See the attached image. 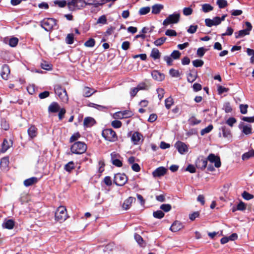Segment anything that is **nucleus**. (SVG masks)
I'll return each instance as SVG.
<instances>
[{
  "mask_svg": "<svg viewBox=\"0 0 254 254\" xmlns=\"http://www.w3.org/2000/svg\"><path fill=\"white\" fill-rule=\"evenodd\" d=\"M175 146L181 154H183L188 150L187 145L180 141H178L175 144Z\"/></svg>",
  "mask_w": 254,
  "mask_h": 254,
  "instance_id": "nucleus-11",
  "label": "nucleus"
},
{
  "mask_svg": "<svg viewBox=\"0 0 254 254\" xmlns=\"http://www.w3.org/2000/svg\"><path fill=\"white\" fill-rule=\"evenodd\" d=\"M180 15L177 12H175L172 14H170L163 22V25L166 26L172 23H177L180 20Z\"/></svg>",
  "mask_w": 254,
  "mask_h": 254,
  "instance_id": "nucleus-8",
  "label": "nucleus"
},
{
  "mask_svg": "<svg viewBox=\"0 0 254 254\" xmlns=\"http://www.w3.org/2000/svg\"><path fill=\"white\" fill-rule=\"evenodd\" d=\"M86 150V144L81 141L74 142L70 147V150L72 154H81L84 153Z\"/></svg>",
  "mask_w": 254,
  "mask_h": 254,
  "instance_id": "nucleus-1",
  "label": "nucleus"
},
{
  "mask_svg": "<svg viewBox=\"0 0 254 254\" xmlns=\"http://www.w3.org/2000/svg\"><path fill=\"white\" fill-rule=\"evenodd\" d=\"M189 122L191 125L194 126L199 124L201 122V121L196 119L194 117H192L189 120Z\"/></svg>",
  "mask_w": 254,
  "mask_h": 254,
  "instance_id": "nucleus-61",
  "label": "nucleus"
},
{
  "mask_svg": "<svg viewBox=\"0 0 254 254\" xmlns=\"http://www.w3.org/2000/svg\"><path fill=\"white\" fill-rule=\"evenodd\" d=\"M54 90L55 94L58 96L62 101L67 102L68 101V98L65 88H63L60 85H56L54 87Z\"/></svg>",
  "mask_w": 254,
  "mask_h": 254,
  "instance_id": "nucleus-6",
  "label": "nucleus"
},
{
  "mask_svg": "<svg viewBox=\"0 0 254 254\" xmlns=\"http://www.w3.org/2000/svg\"><path fill=\"white\" fill-rule=\"evenodd\" d=\"M192 63L193 65L196 67H201L204 64L203 61L199 59L193 60L192 62Z\"/></svg>",
  "mask_w": 254,
  "mask_h": 254,
  "instance_id": "nucleus-49",
  "label": "nucleus"
},
{
  "mask_svg": "<svg viewBox=\"0 0 254 254\" xmlns=\"http://www.w3.org/2000/svg\"><path fill=\"white\" fill-rule=\"evenodd\" d=\"M242 122H247L248 123H254V116L251 117H243L241 118Z\"/></svg>",
  "mask_w": 254,
  "mask_h": 254,
  "instance_id": "nucleus-52",
  "label": "nucleus"
},
{
  "mask_svg": "<svg viewBox=\"0 0 254 254\" xmlns=\"http://www.w3.org/2000/svg\"><path fill=\"white\" fill-rule=\"evenodd\" d=\"M28 136L30 139H33L37 136L38 134L37 128L35 126L31 125L27 130Z\"/></svg>",
  "mask_w": 254,
  "mask_h": 254,
  "instance_id": "nucleus-17",
  "label": "nucleus"
},
{
  "mask_svg": "<svg viewBox=\"0 0 254 254\" xmlns=\"http://www.w3.org/2000/svg\"><path fill=\"white\" fill-rule=\"evenodd\" d=\"M96 123L95 120L91 117H85L83 121V126L85 128L91 127Z\"/></svg>",
  "mask_w": 254,
  "mask_h": 254,
  "instance_id": "nucleus-15",
  "label": "nucleus"
},
{
  "mask_svg": "<svg viewBox=\"0 0 254 254\" xmlns=\"http://www.w3.org/2000/svg\"><path fill=\"white\" fill-rule=\"evenodd\" d=\"M86 5H93L94 8H98L99 6L104 4V2H102V0L100 1H98L96 0H87L85 1Z\"/></svg>",
  "mask_w": 254,
  "mask_h": 254,
  "instance_id": "nucleus-24",
  "label": "nucleus"
},
{
  "mask_svg": "<svg viewBox=\"0 0 254 254\" xmlns=\"http://www.w3.org/2000/svg\"><path fill=\"white\" fill-rule=\"evenodd\" d=\"M55 219L61 222H64L67 218L66 209L65 207L60 206L55 212Z\"/></svg>",
  "mask_w": 254,
  "mask_h": 254,
  "instance_id": "nucleus-4",
  "label": "nucleus"
},
{
  "mask_svg": "<svg viewBox=\"0 0 254 254\" xmlns=\"http://www.w3.org/2000/svg\"><path fill=\"white\" fill-rule=\"evenodd\" d=\"M213 7L208 3H205L202 5V10L205 12L207 13L213 10Z\"/></svg>",
  "mask_w": 254,
  "mask_h": 254,
  "instance_id": "nucleus-38",
  "label": "nucleus"
},
{
  "mask_svg": "<svg viewBox=\"0 0 254 254\" xmlns=\"http://www.w3.org/2000/svg\"><path fill=\"white\" fill-rule=\"evenodd\" d=\"M254 157V150H249L248 152L244 153L242 156V158L243 160H246L247 159H249V158L251 157Z\"/></svg>",
  "mask_w": 254,
  "mask_h": 254,
  "instance_id": "nucleus-37",
  "label": "nucleus"
},
{
  "mask_svg": "<svg viewBox=\"0 0 254 254\" xmlns=\"http://www.w3.org/2000/svg\"><path fill=\"white\" fill-rule=\"evenodd\" d=\"M163 59L167 63V65L171 66L172 65L173 60L170 56H165L163 57Z\"/></svg>",
  "mask_w": 254,
  "mask_h": 254,
  "instance_id": "nucleus-64",
  "label": "nucleus"
},
{
  "mask_svg": "<svg viewBox=\"0 0 254 254\" xmlns=\"http://www.w3.org/2000/svg\"><path fill=\"white\" fill-rule=\"evenodd\" d=\"M242 196L244 199L246 200H249L252 199L254 198V195L253 194L248 192L246 191H244L242 193Z\"/></svg>",
  "mask_w": 254,
  "mask_h": 254,
  "instance_id": "nucleus-48",
  "label": "nucleus"
},
{
  "mask_svg": "<svg viewBox=\"0 0 254 254\" xmlns=\"http://www.w3.org/2000/svg\"><path fill=\"white\" fill-rule=\"evenodd\" d=\"M150 10V8L149 6L141 7L138 13L140 15H145L147 14Z\"/></svg>",
  "mask_w": 254,
  "mask_h": 254,
  "instance_id": "nucleus-47",
  "label": "nucleus"
},
{
  "mask_svg": "<svg viewBox=\"0 0 254 254\" xmlns=\"http://www.w3.org/2000/svg\"><path fill=\"white\" fill-rule=\"evenodd\" d=\"M40 25L45 31H50L57 25V20L53 18H45L40 21Z\"/></svg>",
  "mask_w": 254,
  "mask_h": 254,
  "instance_id": "nucleus-2",
  "label": "nucleus"
},
{
  "mask_svg": "<svg viewBox=\"0 0 254 254\" xmlns=\"http://www.w3.org/2000/svg\"><path fill=\"white\" fill-rule=\"evenodd\" d=\"M223 137L230 138L231 137L230 130L226 126H223L220 128Z\"/></svg>",
  "mask_w": 254,
  "mask_h": 254,
  "instance_id": "nucleus-29",
  "label": "nucleus"
},
{
  "mask_svg": "<svg viewBox=\"0 0 254 254\" xmlns=\"http://www.w3.org/2000/svg\"><path fill=\"white\" fill-rule=\"evenodd\" d=\"M167 38L165 37H162L157 39L154 42V44L156 46H161L166 40Z\"/></svg>",
  "mask_w": 254,
  "mask_h": 254,
  "instance_id": "nucleus-43",
  "label": "nucleus"
},
{
  "mask_svg": "<svg viewBox=\"0 0 254 254\" xmlns=\"http://www.w3.org/2000/svg\"><path fill=\"white\" fill-rule=\"evenodd\" d=\"M183 228V224L179 221H175L171 225L170 230L172 232H177Z\"/></svg>",
  "mask_w": 254,
  "mask_h": 254,
  "instance_id": "nucleus-22",
  "label": "nucleus"
},
{
  "mask_svg": "<svg viewBox=\"0 0 254 254\" xmlns=\"http://www.w3.org/2000/svg\"><path fill=\"white\" fill-rule=\"evenodd\" d=\"M213 128V125L211 124L209 125L206 127L201 129L200 131L201 135H204V134L210 132L212 130Z\"/></svg>",
  "mask_w": 254,
  "mask_h": 254,
  "instance_id": "nucleus-41",
  "label": "nucleus"
},
{
  "mask_svg": "<svg viewBox=\"0 0 254 254\" xmlns=\"http://www.w3.org/2000/svg\"><path fill=\"white\" fill-rule=\"evenodd\" d=\"M207 51V50L204 49V48H203V47L199 48L197 49V52H196L197 57H200V58L202 57L204 55L205 52Z\"/></svg>",
  "mask_w": 254,
  "mask_h": 254,
  "instance_id": "nucleus-51",
  "label": "nucleus"
},
{
  "mask_svg": "<svg viewBox=\"0 0 254 254\" xmlns=\"http://www.w3.org/2000/svg\"><path fill=\"white\" fill-rule=\"evenodd\" d=\"M9 164V159L7 157L2 158L0 162V167L2 170H7Z\"/></svg>",
  "mask_w": 254,
  "mask_h": 254,
  "instance_id": "nucleus-28",
  "label": "nucleus"
},
{
  "mask_svg": "<svg viewBox=\"0 0 254 254\" xmlns=\"http://www.w3.org/2000/svg\"><path fill=\"white\" fill-rule=\"evenodd\" d=\"M80 137V134L79 132H76L73 134L70 138L69 141L72 142L76 141Z\"/></svg>",
  "mask_w": 254,
  "mask_h": 254,
  "instance_id": "nucleus-63",
  "label": "nucleus"
},
{
  "mask_svg": "<svg viewBox=\"0 0 254 254\" xmlns=\"http://www.w3.org/2000/svg\"><path fill=\"white\" fill-rule=\"evenodd\" d=\"M247 53L250 57V62L252 64H254V50L251 48H247Z\"/></svg>",
  "mask_w": 254,
  "mask_h": 254,
  "instance_id": "nucleus-36",
  "label": "nucleus"
},
{
  "mask_svg": "<svg viewBox=\"0 0 254 254\" xmlns=\"http://www.w3.org/2000/svg\"><path fill=\"white\" fill-rule=\"evenodd\" d=\"M135 200V198L133 197L130 196L126 199L123 203L122 207L125 210L128 209L131 204Z\"/></svg>",
  "mask_w": 254,
  "mask_h": 254,
  "instance_id": "nucleus-21",
  "label": "nucleus"
},
{
  "mask_svg": "<svg viewBox=\"0 0 254 254\" xmlns=\"http://www.w3.org/2000/svg\"><path fill=\"white\" fill-rule=\"evenodd\" d=\"M37 181H38L37 178L34 177H31L30 178L25 180L24 181V185L26 187H29V186L32 185L33 184L37 183Z\"/></svg>",
  "mask_w": 254,
  "mask_h": 254,
  "instance_id": "nucleus-31",
  "label": "nucleus"
},
{
  "mask_svg": "<svg viewBox=\"0 0 254 254\" xmlns=\"http://www.w3.org/2000/svg\"><path fill=\"white\" fill-rule=\"evenodd\" d=\"M86 6L85 1L84 0H71L67 2V6L70 10H73L75 8L79 9Z\"/></svg>",
  "mask_w": 254,
  "mask_h": 254,
  "instance_id": "nucleus-5",
  "label": "nucleus"
},
{
  "mask_svg": "<svg viewBox=\"0 0 254 254\" xmlns=\"http://www.w3.org/2000/svg\"><path fill=\"white\" fill-rule=\"evenodd\" d=\"M151 75L154 80L158 81H161L165 78V75L163 73H161L156 70L152 71Z\"/></svg>",
  "mask_w": 254,
  "mask_h": 254,
  "instance_id": "nucleus-18",
  "label": "nucleus"
},
{
  "mask_svg": "<svg viewBox=\"0 0 254 254\" xmlns=\"http://www.w3.org/2000/svg\"><path fill=\"white\" fill-rule=\"evenodd\" d=\"M205 25L209 27H211L213 25L216 26L220 24L219 17L216 16L213 19L206 18L205 20Z\"/></svg>",
  "mask_w": 254,
  "mask_h": 254,
  "instance_id": "nucleus-14",
  "label": "nucleus"
},
{
  "mask_svg": "<svg viewBox=\"0 0 254 254\" xmlns=\"http://www.w3.org/2000/svg\"><path fill=\"white\" fill-rule=\"evenodd\" d=\"M223 109L227 113H231L232 111L231 106L229 102H226L223 104Z\"/></svg>",
  "mask_w": 254,
  "mask_h": 254,
  "instance_id": "nucleus-50",
  "label": "nucleus"
},
{
  "mask_svg": "<svg viewBox=\"0 0 254 254\" xmlns=\"http://www.w3.org/2000/svg\"><path fill=\"white\" fill-rule=\"evenodd\" d=\"M95 44V41L93 38H90L84 43V46L87 47H93Z\"/></svg>",
  "mask_w": 254,
  "mask_h": 254,
  "instance_id": "nucleus-53",
  "label": "nucleus"
},
{
  "mask_svg": "<svg viewBox=\"0 0 254 254\" xmlns=\"http://www.w3.org/2000/svg\"><path fill=\"white\" fill-rule=\"evenodd\" d=\"M161 54L158 49L157 48H153L151 50L150 57L154 60L158 59L160 58Z\"/></svg>",
  "mask_w": 254,
  "mask_h": 254,
  "instance_id": "nucleus-32",
  "label": "nucleus"
},
{
  "mask_svg": "<svg viewBox=\"0 0 254 254\" xmlns=\"http://www.w3.org/2000/svg\"><path fill=\"white\" fill-rule=\"evenodd\" d=\"M163 8V5L161 4H156L152 7V13L153 14H158Z\"/></svg>",
  "mask_w": 254,
  "mask_h": 254,
  "instance_id": "nucleus-33",
  "label": "nucleus"
},
{
  "mask_svg": "<svg viewBox=\"0 0 254 254\" xmlns=\"http://www.w3.org/2000/svg\"><path fill=\"white\" fill-rule=\"evenodd\" d=\"M2 227L7 229H12L14 226V222L12 219L5 220L2 225Z\"/></svg>",
  "mask_w": 254,
  "mask_h": 254,
  "instance_id": "nucleus-27",
  "label": "nucleus"
},
{
  "mask_svg": "<svg viewBox=\"0 0 254 254\" xmlns=\"http://www.w3.org/2000/svg\"><path fill=\"white\" fill-rule=\"evenodd\" d=\"M54 3L62 8L65 7L66 4L67 5V2L65 0H56Z\"/></svg>",
  "mask_w": 254,
  "mask_h": 254,
  "instance_id": "nucleus-45",
  "label": "nucleus"
},
{
  "mask_svg": "<svg viewBox=\"0 0 254 254\" xmlns=\"http://www.w3.org/2000/svg\"><path fill=\"white\" fill-rule=\"evenodd\" d=\"M198 28L197 25H191L187 30V32L190 34L194 33Z\"/></svg>",
  "mask_w": 254,
  "mask_h": 254,
  "instance_id": "nucleus-58",
  "label": "nucleus"
},
{
  "mask_svg": "<svg viewBox=\"0 0 254 254\" xmlns=\"http://www.w3.org/2000/svg\"><path fill=\"white\" fill-rule=\"evenodd\" d=\"M246 28L239 31V37L240 36H245L246 35H248L250 34V31L252 29V26L251 24L249 22H246Z\"/></svg>",
  "mask_w": 254,
  "mask_h": 254,
  "instance_id": "nucleus-20",
  "label": "nucleus"
},
{
  "mask_svg": "<svg viewBox=\"0 0 254 254\" xmlns=\"http://www.w3.org/2000/svg\"><path fill=\"white\" fill-rule=\"evenodd\" d=\"M206 159L212 163H214L216 168H219L221 166V163L220 157L218 156H216L214 154H210Z\"/></svg>",
  "mask_w": 254,
  "mask_h": 254,
  "instance_id": "nucleus-10",
  "label": "nucleus"
},
{
  "mask_svg": "<svg viewBox=\"0 0 254 254\" xmlns=\"http://www.w3.org/2000/svg\"><path fill=\"white\" fill-rule=\"evenodd\" d=\"M0 126L1 128L4 130H7L9 128V125L8 122H7L4 119H2L1 120Z\"/></svg>",
  "mask_w": 254,
  "mask_h": 254,
  "instance_id": "nucleus-40",
  "label": "nucleus"
},
{
  "mask_svg": "<svg viewBox=\"0 0 254 254\" xmlns=\"http://www.w3.org/2000/svg\"><path fill=\"white\" fill-rule=\"evenodd\" d=\"M112 126L115 128H119L121 127L122 123L119 120H114L112 122Z\"/></svg>",
  "mask_w": 254,
  "mask_h": 254,
  "instance_id": "nucleus-62",
  "label": "nucleus"
},
{
  "mask_svg": "<svg viewBox=\"0 0 254 254\" xmlns=\"http://www.w3.org/2000/svg\"><path fill=\"white\" fill-rule=\"evenodd\" d=\"M169 74L173 77H179L181 74L178 70L174 68H171L169 70Z\"/></svg>",
  "mask_w": 254,
  "mask_h": 254,
  "instance_id": "nucleus-46",
  "label": "nucleus"
},
{
  "mask_svg": "<svg viewBox=\"0 0 254 254\" xmlns=\"http://www.w3.org/2000/svg\"><path fill=\"white\" fill-rule=\"evenodd\" d=\"M141 137H142V135L141 133L138 132H134L131 137V140L133 142L134 145L138 144L139 142L141 139Z\"/></svg>",
  "mask_w": 254,
  "mask_h": 254,
  "instance_id": "nucleus-25",
  "label": "nucleus"
},
{
  "mask_svg": "<svg viewBox=\"0 0 254 254\" xmlns=\"http://www.w3.org/2000/svg\"><path fill=\"white\" fill-rule=\"evenodd\" d=\"M241 129L242 135H248L251 134L252 132V128L251 126L249 125H246L243 122H241Z\"/></svg>",
  "mask_w": 254,
  "mask_h": 254,
  "instance_id": "nucleus-12",
  "label": "nucleus"
},
{
  "mask_svg": "<svg viewBox=\"0 0 254 254\" xmlns=\"http://www.w3.org/2000/svg\"><path fill=\"white\" fill-rule=\"evenodd\" d=\"M102 135L106 140L110 142H114L118 139L116 132L112 128L104 129L102 131Z\"/></svg>",
  "mask_w": 254,
  "mask_h": 254,
  "instance_id": "nucleus-3",
  "label": "nucleus"
},
{
  "mask_svg": "<svg viewBox=\"0 0 254 254\" xmlns=\"http://www.w3.org/2000/svg\"><path fill=\"white\" fill-rule=\"evenodd\" d=\"M240 112L244 115L248 113V105L247 104H242L239 106Z\"/></svg>",
  "mask_w": 254,
  "mask_h": 254,
  "instance_id": "nucleus-57",
  "label": "nucleus"
},
{
  "mask_svg": "<svg viewBox=\"0 0 254 254\" xmlns=\"http://www.w3.org/2000/svg\"><path fill=\"white\" fill-rule=\"evenodd\" d=\"M174 104V101L171 97H169L165 100V106L167 109H169Z\"/></svg>",
  "mask_w": 254,
  "mask_h": 254,
  "instance_id": "nucleus-35",
  "label": "nucleus"
},
{
  "mask_svg": "<svg viewBox=\"0 0 254 254\" xmlns=\"http://www.w3.org/2000/svg\"><path fill=\"white\" fill-rule=\"evenodd\" d=\"M207 159L203 156H199L195 161V166L198 169L204 170L207 166Z\"/></svg>",
  "mask_w": 254,
  "mask_h": 254,
  "instance_id": "nucleus-9",
  "label": "nucleus"
},
{
  "mask_svg": "<svg viewBox=\"0 0 254 254\" xmlns=\"http://www.w3.org/2000/svg\"><path fill=\"white\" fill-rule=\"evenodd\" d=\"M10 73V68L8 65L4 64L2 66L1 76L2 79L7 80L8 79V75Z\"/></svg>",
  "mask_w": 254,
  "mask_h": 254,
  "instance_id": "nucleus-16",
  "label": "nucleus"
},
{
  "mask_svg": "<svg viewBox=\"0 0 254 254\" xmlns=\"http://www.w3.org/2000/svg\"><path fill=\"white\" fill-rule=\"evenodd\" d=\"M170 56L174 60L179 59L181 56V53L177 50H174L171 54Z\"/></svg>",
  "mask_w": 254,
  "mask_h": 254,
  "instance_id": "nucleus-59",
  "label": "nucleus"
},
{
  "mask_svg": "<svg viewBox=\"0 0 254 254\" xmlns=\"http://www.w3.org/2000/svg\"><path fill=\"white\" fill-rule=\"evenodd\" d=\"M18 42V38L16 37H12L8 40V44L11 47H15Z\"/></svg>",
  "mask_w": 254,
  "mask_h": 254,
  "instance_id": "nucleus-44",
  "label": "nucleus"
},
{
  "mask_svg": "<svg viewBox=\"0 0 254 254\" xmlns=\"http://www.w3.org/2000/svg\"><path fill=\"white\" fill-rule=\"evenodd\" d=\"M164 213L161 210H157L153 213V217L157 219H161L164 217Z\"/></svg>",
  "mask_w": 254,
  "mask_h": 254,
  "instance_id": "nucleus-39",
  "label": "nucleus"
},
{
  "mask_svg": "<svg viewBox=\"0 0 254 254\" xmlns=\"http://www.w3.org/2000/svg\"><path fill=\"white\" fill-rule=\"evenodd\" d=\"M160 208L164 212H167L171 210L172 206L170 204H163L161 205Z\"/></svg>",
  "mask_w": 254,
  "mask_h": 254,
  "instance_id": "nucleus-55",
  "label": "nucleus"
},
{
  "mask_svg": "<svg viewBox=\"0 0 254 254\" xmlns=\"http://www.w3.org/2000/svg\"><path fill=\"white\" fill-rule=\"evenodd\" d=\"M41 67L46 70H51L52 69V65L46 62L42 63L41 64Z\"/></svg>",
  "mask_w": 254,
  "mask_h": 254,
  "instance_id": "nucleus-54",
  "label": "nucleus"
},
{
  "mask_svg": "<svg viewBox=\"0 0 254 254\" xmlns=\"http://www.w3.org/2000/svg\"><path fill=\"white\" fill-rule=\"evenodd\" d=\"M75 168L74 163L71 161L65 164L64 166V169L68 172H70L72 170Z\"/></svg>",
  "mask_w": 254,
  "mask_h": 254,
  "instance_id": "nucleus-34",
  "label": "nucleus"
},
{
  "mask_svg": "<svg viewBox=\"0 0 254 254\" xmlns=\"http://www.w3.org/2000/svg\"><path fill=\"white\" fill-rule=\"evenodd\" d=\"M13 142L10 140V142L6 139H4L1 145V150L2 152H5L12 145Z\"/></svg>",
  "mask_w": 254,
  "mask_h": 254,
  "instance_id": "nucleus-26",
  "label": "nucleus"
},
{
  "mask_svg": "<svg viewBox=\"0 0 254 254\" xmlns=\"http://www.w3.org/2000/svg\"><path fill=\"white\" fill-rule=\"evenodd\" d=\"M216 3L220 8H223L228 4L227 1L226 0H217Z\"/></svg>",
  "mask_w": 254,
  "mask_h": 254,
  "instance_id": "nucleus-56",
  "label": "nucleus"
},
{
  "mask_svg": "<svg viewBox=\"0 0 254 254\" xmlns=\"http://www.w3.org/2000/svg\"><path fill=\"white\" fill-rule=\"evenodd\" d=\"M166 172L167 169L164 167H159L152 172V175L155 178L160 177L163 176Z\"/></svg>",
  "mask_w": 254,
  "mask_h": 254,
  "instance_id": "nucleus-13",
  "label": "nucleus"
},
{
  "mask_svg": "<svg viewBox=\"0 0 254 254\" xmlns=\"http://www.w3.org/2000/svg\"><path fill=\"white\" fill-rule=\"evenodd\" d=\"M107 18L105 15H103L99 17L97 21V24H105L107 23Z\"/></svg>",
  "mask_w": 254,
  "mask_h": 254,
  "instance_id": "nucleus-60",
  "label": "nucleus"
},
{
  "mask_svg": "<svg viewBox=\"0 0 254 254\" xmlns=\"http://www.w3.org/2000/svg\"><path fill=\"white\" fill-rule=\"evenodd\" d=\"M74 42V35L73 34H68L65 38V42L66 44L71 45Z\"/></svg>",
  "mask_w": 254,
  "mask_h": 254,
  "instance_id": "nucleus-42",
  "label": "nucleus"
},
{
  "mask_svg": "<svg viewBox=\"0 0 254 254\" xmlns=\"http://www.w3.org/2000/svg\"><path fill=\"white\" fill-rule=\"evenodd\" d=\"M197 77V71L194 69L190 70V72L187 74V80L189 82L192 83Z\"/></svg>",
  "mask_w": 254,
  "mask_h": 254,
  "instance_id": "nucleus-19",
  "label": "nucleus"
},
{
  "mask_svg": "<svg viewBox=\"0 0 254 254\" xmlns=\"http://www.w3.org/2000/svg\"><path fill=\"white\" fill-rule=\"evenodd\" d=\"M96 92L93 89L88 87H85L83 89V96L85 97H89Z\"/></svg>",
  "mask_w": 254,
  "mask_h": 254,
  "instance_id": "nucleus-30",
  "label": "nucleus"
},
{
  "mask_svg": "<svg viewBox=\"0 0 254 254\" xmlns=\"http://www.w3.org/2000/svg\"><path fill=\"white\" fill-rule=\"evenodd\" d=\"M113 181L117 186H123L127 182V177L124 173H117L115 175Z\"/></svg>",
  "mask_w": 254,
  "mask_h": 254,
  "instance_id": "nucleus-7",
  "label": "nucleus"
},
{
  "mask_svg": "<svg viewBox=\"0 0 254 254\" xmlns=\"http://www.w3.org/2000/svg\"><path fill=\"white\" fill-rule=\"evenodd\" d=\"M60 109V106L58 103L53 102L48 107V112L49 113H55L58 112Z\"/></svg>",
  "mask_w": 254,
  "mask_h": 254,
  "instance_id": "nucleus-23",
  "label": "nucleus"
}]
</instances>
